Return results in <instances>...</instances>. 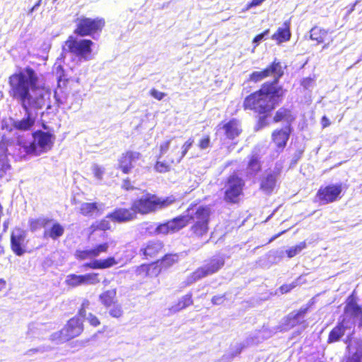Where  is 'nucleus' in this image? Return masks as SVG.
Wrapping results in <instances>:
<instances>
[{"label": "nucleus", "instance_id": "1", "mask_svg": "<svg viewBox=\"0 0 362 362\" xmlns=\"http://www.w3.org/2000/svg\"><path fill=\"white\" fill-rule=\"evenodd\" d=\"M10 95L25 112L23 118L15 119L13 127L18 131H30L34 127L37 111L46 104L50 92L39 84V77L31 67L21 69L9 77Z\"/></svg>", "mask_w": 362, "mask_h": 362}, {"label": "nucleus", "instance_id": "2", "mask_svg": "<svg viewBox=\"0 0 362 362\" xmlns=\"http://www.w3.org/2000/svg\"><path fill=\"white\" fill-rule=\"evenodd\" d=\"M284 73L281 63L276 62V59L266 69L253 71L250 75V79L252 81L258 82L269 76H273L274 79L263 83L259 90L245 98L243 103L245 110L259 113L274 110L286 93V90L278 85Z\"/></svg>", "mask_w": 362, "mask_h": 362}, {"label": "nucleus", "instance_id": "3", "mask_svg": "<svg viewBox=\"0 0 362 362\" xmlns=\"http://www.w3.org/2000/svg\"><path fill=\"white\" fill-rule=\"evenodd\" d=\"M186 215L177 216L167 222L160 223L155 228L156 234H168L183 228L190 221L193 225L190 228L192 235L200 238L208 233L210 210L205 206H199L194 211L187 209Z\"/></svg>", "mask_w": 362, "mask_h": 362}, {"label": "nucleus", "instance_id": "4", "mask_svg": "<svg viewBox=\"0 0 362 362\" xmlns=\"http://www.w3.org/2000/svg\"><path fill=\"white\" fill-rule=\"evenodd\" d=\"M54 139V136L51 133L39 130L32 134H28L26 138L18 135L17 144L20 147V150H23L25 155H40L52 148Z\"/></svg>", "mask_w": 362, "mask_h": 362}, {"label": "nucleus", "instance_id": "5", "mask_svg": "<svg viewBox=\"0 0 362 362\" xmlns=\"http://www.w3.org/2000/svg\"><path fill=\"white\" fill-rule=\"evenodd\" d=\"M93 42L88 39H76L69 36L62 47V55H70L74 62L81 63L91 59Z\"/></svg>", "mask_w": 362, "mask_h": 362}, {"label": "nucleus", "instance_id": "6", "mask_svg": "<svg viewBox=\"0 0 362 362\" xmlns=\"http://www.w3.org/2000/svg\"><path fill=\"white\" fill-rule=\"evenodd\" d=\"M168 199H162L155 194L147 193L134 200L132 206L136 215L148 214L168 206Z\"/></svg>", "mask_w": 362, "mask_h": 362}, {"label": "nucleus", "instance_id": "7", "mask_svg": "<svg viewBox=\"0 0 362 362\" xmlns=\"http://www.w3.org/2000/svg\"><path fill=\"white\" fill-rule=\"evenodd\" d=\"M225 263L223 257L217 256L212 257L209 262L203 267L198 268L195 272L192 273L186 280L187 284L190 285L194 282L217 272Z\"/></svg>", "mask_w": 362, "mask_h": 362}, {"label": "nucleus", "instance_id": "8", "mask_svg": "<svg viewBox=\"0 0 362 362\" xmlns=\"http://www.w3.org/2000/svg\"><path fill=\"white\" fill-rule=\"evenodd\" d=\"M354 334V321L348 317L337 323V325L330 331L327 343L332 344L339 341L341 337L346 334L345 339L350 336V339H354L352 336Z\"/></svg>", "mask_w": 362, "mask_h": 362}, {"label": "nucleus", "instance_id": "9", "mask_svg": "<svg viewBox=\"0 0 362 362\" xmlns=\"http://www.w3.org/2000/svg\"><path fill=\"white\" fill-rule=\"evenodd\" d=\"M104 25L105 21L103 18L83 17L78 19L74 33L81 37L90 36L98 31H101Z\"/></svg>", "mask_w": 362, "mask_h": 362}, {"label": "nucleus", "instance_id": "10", "mask_svg": "<svg viewBox=\"0 0 362 362\" xmlns=\"http://www.w3.org/2000/svg\"><path fill=\"white\" fill-rule=\"evenodd\" d=\"M245 182L236 175H230L226 184L225 200L227 202L236 203L242 194Z\"/></svg>", "mask_w": 362, "mask_h": 362}, {"label": "nucleus", "instance_id": "11", "mask_svg": "<svg viewBox=\"0 0 362 362\" xmlns=\"http://www.w3.org/2000/svg\"><path fill=\"white\" fill-rule=\"evenodd\" d=\"M341 192V183L331 184L325 187H320L317 192V197L321 204H327L340 198Z\"/></svg>", "mask_w": 362, "mask_h": 362}, {"label": "nucleus", "instance_id": "12", "mask_svg": "<svg viewBox=\"0 0 362 362\" xmlns=\"http://www.w3.org/2000/svg\"><path fill=\"white\" fill-rule=\"evenodd\" d=\"M27 232L20 228H16L11 235V247L17 256H22L26 252L28 243Z\"/></svg>", "mask_w": 362, "mask_h": 362}, {"label": "nucleus", "instance_id": "13", "mask_svg": "<svg viewBox=\"0 0 362 362\" xmlns=\"http://www.w3.org/2000/svg\"><path fill=\"white\" fill-rule=\"evenodd\" d=\"M100 282L98 273H87L77 275L75 274H69L66 276L65 283L71 287H77L82 285H95Z\"/></svg>", "mask_w": 362, "mask_h": 362}, {"label": "nucleus", "instance_id": "14", "mask_svg": "<svg viewBox=\"0 0 362 362\" xmlns=\"http://www.w3.org/2000/svg\"><path fill=\"white\" fill-rule=\"evenodd\" d=\"M347 345V355L345 362H362V340L361 339H350V336L344 340Z\"/></svg>", "mask_w": 362, "mask_h": 362}, {"label": "nucleus", "instance_id": "15", "mask_svg": "<svg viewBox=\"0 0 362 362\" xmlns=\"http://www.w3.org/2000/svg\"><path fill=\"white\" fill-rule=\"evenodd\" d=\"M136 215L132 206L130 209L116 208L112 212L106 216V218L115 223H125L136 218Z\"/></svg>", "mask_w": 362, "mask_h": 362}, {"label": "nucleus", "instance_id": "16", "mask_svg": "<svg viewBox=\"0 0 362 362\" xmlns=\"http://www.w3.org/2000/svg\"><path fill=\"white\" fill-rule=\"evenodd\" d=\"M141 158V153L136 151H127L119 159V167L122 171L128 174L134 168V163Z\"/></svg>", "mask_w": 362, "mask_h": 362}, {"label": "nucleus", "instance_id": "17", "mask_svg": "<svg viewBox=\"0 0 362 362\" xmlns=\"http://www.w3.org/2000/svg\"><path fill=\"white\" fill-rule=\"evenodd\" d=\"M63 330L65 332L64 339L69 340L78 336L83 330V325L81 318L74 317L70 319Z\"/></svg>", "mask_w": 362, "mask_h": 362}, {"label": "nucleus", "instance_id": "18", "mask_svg": "<svg viewBox=\"0 0 362 362\" xmlns=\"http://www.w3.org/2000/svg\"><path fill=\"white\" fill-rule=\"evenodd\" d=\"M163 243L159 240H151L144 244L140 249V255L145 258H153L162 250Z\"/></svg>", "mask_w": 362, "mask_h": 362}, {"label": "nucleus", "instance_id": "19", "mask_svg": "<svg viewBox=\"0 0 362 362\" xmlns=\"http://www.w3.org/2000/svg\"><path fill=\"white\" fill-rule=\"evenodd\" d=\"M291 131V127H285L273 132L272 139L279 148L282 150L286 146Z\"/></svg>", "mask_w": 362, "mask_h": 362}, {"label": "nucleus", "instance_id": "20", "mask_svg": "<svg viewBox=\"0 0 362 362\" xmlns=\"http://www.w3.org/2000/svg\"><path fill=\"white\" fill-rule=\"evenodd\" d=\"M194 143V140L192 139H189L182 146V151L180 153V152L175 153V151L178 148L177 145H175V148H173L171 151V153L168 155V161L170 163H179L182 159L185 157V156L187 154L189 148L192 147V144Z\"/></svg>", "mask_w": 362, "mask_h": 362}, {"label": "nucleus", "instance_id": "21", "mask_svg": "<svg viewBox=\"0 0 362 362\" xmlns=\"http://www.w3.org/2000/svg\"><path fill=\"white\" fill-rule=\"evenodd\" d=\"M51 226L46 228L43 233L44 238H51L53 240H57L61 238L64 233V227L59 222L53 219Z\"/></svg>", "mask_w": 362, "mask_h": 362}, {"label": "nucleus", "instance_id": "22", "mask_svg": "<svg viewBox=\"0 0 362 362\" xmlns=\"http://www.w3.org/2000/svg\"><path fill=\"white\" fill-rule=\"evenodd\" d=\"M221 129L223 131L225 136L228 139H234L235 137L239 136L241 132L239 122L235 119H232L224 124Z\"/></svg>", "mask_w": 362, "mask_h": 362}, {"label": "nucleus", "instance_id": "23", "mask_svg": "<svg viewBox=\"0 0 362 362\" xmlns=\"http://www.w3.org/2000/svg\"><path fill=\"white\" fill-rule=\"evenodd\" d=\"M309 307L308 305L301 307L298 311L292 312L287 316L286 322L288 326L295 327L304 322V317L308 313Z\"/></svg>", "mask_w": 362, "mask_h": 362}, {"label": "nucleus", "instance_id": "24", "mask_svg": "<svg viewBox=\"0 0 362 362\" xmlns=\"http://www.w3.org/2000/svg\"><path fill=\"white\" fill-rule=\"evenodd\" d=\"M296 117L292 114L291 110L286 107L279 108L274 117V122L284 121L286 123V127H291V124L295 120Z\"/></svg>", "mask_w": 362, "mask_h": 362}, {"label": "nucleus", "instance_id": "25", "mask_svg": "<svg viewBox=\"0 0 362 362\" xmlns=\"http://www.w3.org/2000/svg\"><path fill=\"white\" fill-rule=\"evenodd\" d=\"M276 175L273 173H269L262 177L260 183V188L266 194H271L276 187Z\"/></svg>", "mask_w": 362, "mask_h": 362}, {"label": "nucleus", "instance_id": "26", "mask_svg": "<svg viewBox=\"0 0 362 362\" xmlns=\"http://www.w3.org/2000/svg\"><path fill=\"white\" fill-rule=\"evenodd\" d=\"M345 313L351 317L358 318V325L362 327V308L354 299L349 300L347 303Z\"/></svg>", "mask_w": 362, "mask_h": 362}, {"label": "nucleus", "instance_id": "27", "mask_svg": "<svg viewBox=\"0 0 362 362\" xmlns=\"http://www.w3.org/2000/svg\"><path fill=\"white\" fill-rule=\"evenodd\" d=\"M53 222V219L49 217L40 216L37 218H30L28 225L32 232H35L38 229L43 228L45 230Z\"/></svg>", "mask_w": 362, "mask_h": 362}, {"label": "nucleus", "instance_id": "28", "mask_svg": "<svg viewBox=\"0 0 362 362\" xmlns=\"http://www.w3.org/2000/svg\"><path fill=\"white\" fill-rule=\"evenodd\" d=\"M289 25V22L286 21L284 27L279 28L276 33L272 36V39L276 40L278 44L288 41L291 36Z\"/></svg>", "mask_w": 362, "mask_h": 362}, {"label": "nucleus", "instance_id": "29", "mask_svg": "<svg viewBox=\"0 0 362 362\" xmlns=\"http://www.w3.org/2000/svg\"><path fill=\"white\" fill-rule=\"evenodd\" d=\"M262 168L259 158L257 155H252L247 163L246 174L247 177H255Z\"/></svg>", "mask_w": 362, "mask_h": 362}, {"label": "nucleus", "instance_id": "30", "mask_svg": "<svg viewBox=\"0 0 362 362\" xmlns=\"http://www.w3.org/2000/svg\"><path fill=\"white\" fill-rule=\"evenodd\" d=\"M103 206V204L96 202H83L80 206V212L85 216H93Z\"/></svg>", "mask_w": 362, "mask_h": 362}, {"label": "nucleus", "instance_id": "31", "mask_svg": "<svg viewBox=\"0 0 362 362\" xmlns=\"http://www.w3.org/2000/svg\"><path fill=\"white\" fill-rule=\"evenodd\" d=\"M306 243L305 241H303L295 246L289 247L288 250L285 251V253L287 255V257L288 258H292L298 255L303 250L306 248ZM276 252L278 253L279 257L281 258L284 257V252L283 250Z\"/></svg>", "mask_w": 362, "mask_h": 362}, {"label": "nucleus", "instance_id": "32", "mask_svg": "<svg viewBox=\"0 0 362 362\" xmlns=\"http://www.w3.org/2000/svg\"><path fill=\"white\" fill-rule=\"evenodd\" d=\"M327 33L328 30L319 27H314L310 31V37L312 40H315L317 44H320L325 42Z\"/></svg>", "mask_w": 362, "mask_h": 362}, {"label": "nucleus", "instance_id": "33", "mask_svg": "<svg viewBox=\"0 0 362 362\" xmlns=\"http://www.w3.org/2000/svg\"><path fill=\"white\" fill-rule=\"evenodd\" d=\"M177 259L178 257L175 254L165 255L161 259L158 260L156 262V264L160 267L158 272L162 269H166L173 265L175 262L177 261Z\"/></svg>", "mask_w": 362, "mask_h": 362}, {"label": "nucleus", "instance_id": "34", "mask_svg": "<svg viewBox=\"0 0 362 362\" xmlns=\"http://www.w3.org/2000/svg\"><path fill=\"white\" fill-rule=\"evenodd\" d=\"M115 296V290L106 291L100 295V300L105 306L110 307L114 303Z\"/></svg>", "mask_w": 362, "mask_h": 362}, {"label": "nucleus", "instance_id": "35", "mask_svg": "<svg viewBox=\"0 0 362 362\" xmlns=\"http://www.w3.org/2000/svg\"><path fill=\"white\" fill-rule=\"evenodd\" d=\"M74 257L76 259L81 261L95 258L92 248L86 250H76L74 253Z\"/></svg>", "mask_w": 362, "mask_h": 362}, {"label": "nucleus", "instance_id": "36", "mask_svg": "<svg viewBox=\"0 0 362 362\" xmlns=\"http://www.w3.org/2000/svg\"><path fill=\"white\" fill-rule=\"evenodd\" d=\"M192 293H188L184 296L178 302L177 305L173 308L175 311H178L182 310L189 305H192Z\"/></svg>", "mask_w": 362, "mask_h": 362}, {"label": "nucleus", "instance_id": "37", "mask_svg": "<svg viewBox=\"0 0 362 362\" xmlns=\"http://www.w3.org/2000/svg\"><path fill=\"white\" fill-rule=\"evenodd\" d=\"M109 248L108 243H103L99 245H95L92 247V250L94 255L95 258L98 257L101 253L106 252Z\"/></svg>", "mask_w": 362, "mask_h": 362}, {"label": "nucleus", "instance_id": "38", "mask_svg": "<svg viewBox=\"0 0 362 362\" xmlns=\"http://www.w3.org/2000/svg\"><path fill=\"white\" fill-rule=\"evenodd\" d=\"M64 334H65V332H64V330L62 329L59 332L53 333L50 336V340L56 342L57 344H60V343H63L64 341H69V339H64V338L65 337Z\"/></svg>", "mask_w": 362, "mask_h": 362}, {"label": "nucleus", "instance_id": "39", "mask_svg": "<svg viewBox=\"0 0 362 362\" xmlns=\"http://www.w3.org/2000/svg\"><path fill=\"white\" fill-rule=\"evenodd\" d=\"M92 171L94 175V177L99 181H101L103 177V175L105 174V168L97 165L94 164L92 166Z\"/></svg>", "mask_w": 362, "mask_h": 362}, {"label": "nucleus", "instance_id": "40", "mask_svg": "<svg viewBox=\"0 0 362 362\" xmlns=\"http://www.w3.org/2000/svg\"><path fill=\"white\" fill-rule=\"evenodd\" d=\"M100 260L102 269L110 268L118 264V262L113 257H109L107 259Z\"/></svg>", "mask_w": 362, "mask_h": 362}, {"label": "nucleus", "instance_id": "41", "mask_svg": "<svg viewBox=\"0 0 362 362\" xmlns=\"http://www.w3.org/2000/svg\"><path fill=\"white\" fill-rule=\"evenodd\" d=\"M10 168V165L6 158L0 157V179L4 177L6 171Z\"/></svg>", "mask_w": 362, "mask_h": 362}, {"label": "nucleus", "instance_id": "42", "mask_svg": "<svg viewBox=\"0 0 362 362\" xmlns=\"http://www.w3.org/2000/svg\"><path fill=\"white\" fill-rule=\"evenodd\" d=\"M248 345L247 342L243 343H238L233 348V351L231 352L232 357H235L240 354L243 349H245Z\"/></svg>", "mask_w": 362, "mask_h": 362}, {"label": "nucleus", "instance_id": "43", "mask_svg": "<svg viewBox=\"0 0 362 362\" xmlns=\"http://www.w3.org/2000/svg\"><path fill=\"white\" fill-rule=\"evenodd\" d=\"M155 169L156 171L163 173L168 172L170 169V165L165 162L157 161L155 165Z\"/></svg>", "mask_w": 362, "mask_h": 362}, {"label": "nucleus", "instance_id": "44", "mask_svg": "<svg viewBox=\"0 0 362 362\" xmlns=\"http://www.w3.org/2000/svg\"><path fill=\"white\" fill-rule=\"evenodd\" d=\"M109 313L112 317L117 318L122 316L123 311L119 305H114L112 308L110 309Z\"/></svg>", "mask_w": 362, "mask_h": 362}, {"label": "nucleus", "instance_id": "45", "mask_svg": "<svg viewBox=\"0 0 362 362\" xmlns=\"http://www.w3.org/2000/svg\"><path fill=\"white\" fill-rule=\"evenodd\" d=\"M272 110H269V111L266 112L264 113L257 112L259 115H262V116L259 117V120H258L257 125H258L259 128H262V127H264L267 125L268 113H269Z\"/></svg>", "mask_w": 362, "mask_h": 362}, {"label": "nucleus", "instance_id": "46", "mask_svg": "<svg viewBox=\"0 0 362 362\" xmlns=\"http://www.w3.org/2000/svg\"><path fill=\"white\" fill-rule=\"evenodd\" d=\"M269 33V30L267 29L264 30L263 33L258 34L254 37L252 42L256 45H258L264 39L266 38L267 36H268Z\"/></svg>", "mask_w": 362, "mask_h": 362}, {"label": "nucleus", "instance_id": "47", "mask_svg": "<svg viewBox=\"0 0 362 362\" xmlns=\"http://www.w3.org/2000/svg\"><path fill=\"white\" fill-rule=\"evenodd\" d=\"M210 143L211 140L209 136H206L200 140L199 147L202 150L206 149L209 147Z\"/></svg>", "mask_w": 362, "mask_h": 362}, {"label": "nucleus", "instance_id": "48", "mask_svg": "<svg viewBox=\"0 0 362 362\" xmlns=\"http://www.w3.org/2000/svg\"><path fill=\"white\" fill-rule=\"evenodd\" d=\"M85 317L93 327H97L100 325V321L98 317L93 315L92 313H88V316L86 315Z\"/></svg>", "mask_w": 362, "mask_h": 362}, {"label": "nucleus", "instance_id": "49", "mask_svg": "<svg viewBox=\"0 0 362 362\" xmlns=\"http://www.w3.org/2000/svg\"><path fill=\"white\" fill-rule=\"evenodd\" d=\"M107 218H105V219H103L101 220L98 225V228L100 230H109L111 228V224L109 221V220H107Z\"/></svg>", "mask_w": 362, "mask_h": 362}, {"label": "nucleus", "instance_id": "50", "mask_svg": "<svg viewBox=\"0 0 362 362\" xmlns=\"http://www.w3.org/2000/svg\"><path fill=\"white\" fill-rule=\"evenodd\" d=\"M151 95L154 98L161 100L165 97V94L163 92L158 91V90L153 88L151 90Z\"/></svg>", "mask_w": 362, "mask_h": 362}, {"label": "nucleus", "instance_id": "51", "mask_svg": "<svg viewBox=\"0 0 362 362\" xmlns=\"http://www.w3.org/2000/svg\"><path fill=\"white\" fill-rule=\"evenodd\" d=\"M226 299V295H220V296H215L211 299V303L214 305H221L223 303L224 300Z\"/></svg>", "mask_w": 362, "mask_h": 362}, {"label": "nucleus", "instance_id": "52", "mask_svg": "<svg viewBox=\"0 0 362 362\" xmlns=\"http://www.w3.org/2000/svg\"><path fill=\"white\" fill-rule=\"evenodd\" d=\"M170 143L171 140H168L160 145V153L161 155H164L167 153V151L169 150Z\"/></svg>", "mask_w": 362, "mask_h": 362}, {"label": "nucleus", "instance_id": "53", "mask_svg": "<svg viewBox=\"0 0 362 362\" xmlns=\"http://www.w3.org/2000/svg\"><path fill=\"white\" fill-rule=\"evenodd\" d=\"M90 303L88 300H84L81 304V308L78 311V315L82 317H86V308L88 307Z\"/></svg>", "mask_w": 362, "mask_h": 362}, {"label": "nucleus", "instance_id": "54", "mask_svg": "<svg viewBox=\"0 0 362 362\" xmlns=\"http://www.w3.org/2000/svg\"><path fill=\"white\" fill-rule=\"evenodd\" d=\"M266 0H252L251 2L248 3L246 6L245 10L247 11L251 8L260 6Z\"/></svg>", "mask_w": 362, "mask_h": 362}, {"label": "nucleus", "instance_id": "55", "mask_svg": "<svg viewBox=\"0 0 362 362\" xmlns=\"http://www.w3.org/2000/svg\"><path fill=\"white\" fill-rule=\"evenodd\" d=\"M89 268L93 269H102L101 260L95 259L90 262Z\"/></svg>", "mask_w": 362, "mask_h": 362}, {"label": "nucleus", "instance_id": "56", "mask_svg": "<svg viewBox=\"0 0 362 362\" xmlns=\"http://www.w3.org/2000/svg\"><path fill=\"white\" fill-rule=\"evenodd\" d=\"M49 349H48L47 347H45V346H41V347H38V348H36V349H30L27 352V354L30 356L32 355L33 354H35V353H43L45 351H48Z\"/></svg>", "mask_w": 362, "mask_h": 362}, {"label": "nucleus", "instance_id": "57", "mask_svg": "<svg viewBox=\"0 0 362 362\" xmlns=\"http://www.w3.org/2000/svg\"><path fill=\"white\" fill-rule=\"evenodd\" d=\"M296 285L293 284H284L280 287V291L281 293H286L289 292L291 290H292Z\"/></svg>", "mask_w": 362, "mask_h": 362}, {"label": "nucleus", "instance_id": "58", "mask_svg": "<svg viewBox=\"0 0 362 362\" xmlns=\"http://www.w3.org/2000/svg\"><path fill=\"white\" fill-rule=\"evenodd\" d=\"M122 187L127 190H130V189H134V187L132 186V185L130 183V181L128 179L124 180Z\"/></svg>", "mask_w": 362, "mask_h": 362}, {"label": "nucleus", "instance_id": "59", "mask_svg": "<svg viewBox=\"0 0 362 362\" xmlns=\"http://www.w3.org/2000/svg\"><path fill=\"white\" fill-rule=\"evenodd\" d=\"M321 124L323 128L327 127L330 124L329 119L326 116H323L321 119Z\"/></svg>", "mask_w": 362, "mask_h": 362}, {"label": "nucleus", "instance_id": "60", "mask_svg": "<svg viewBox=\"0 0 362 362\" xmlns=\"http://www.w3.org/2000/svg\"><path fill=\"white\" fill-rule=\"evenodd\" d=\"M146 269H147V266H146V265H145V264H142V265H141V266L137 269V272H138L139 274H141V272H146Z\"/></svg>", "mask_w": 362, "mask_h": 362}, {"label": "nucleus", "instance_id": "61", "mask_svg": "<svg viewBox=\"0 0 362 362\" xmlns=\"http://www.w3.org/2000/svg\"><path fill=\"white\" fill-rule=\"evenodd\" d=\"M42 0H38L37 2L33 6V10H37L39 6L41 5Z\"/></svg>", "mask_w": 362, "mask_h": 362}, {"label": "nucleus", "instance_id": "62", "mask_svg": "<svg viewBox=\"0 0 362 362\" xmlns=\"http://www.w3.org/2000/svg\"><path fill=\"white\" fill-rule=\"evenodd\" d=\"M6 281L3 279H0V291L5 287Z\"/></svg>", "mask_w": 362, "mask_h": 362}, {"label": "nucleus", "instance_id": "63", "mask_svg": "<svg viewBox=\"0 0 362 362\" xmlns=\"http://www.w3.org/2000/svg\"><path fill=\"white\" fill-rule=\"evenodd\" d=\"M284 233H285V230L284 231H282L276 235H275L274 236H273L271 240H269V242H272L273 240H274L275 239H276L277 238H279L281 235H282Z\"/></svg>", "mask_w": 362, "mask_h": 362}, {"label": "nucleus", "instance_id": "64", "mask_svg": "<svg viewBox=\"0 0 362 362\" xmlns=\"http://www.w3.org/2000/svg\"><path fill=\"white\" fill-rule=\"evenodd\" d=\"M356 6V3L351 6V7L347 11V14L349 15L354 10Z\"/></svg>", "mask_w": 362, "mask_h": 362}]
</instances>
